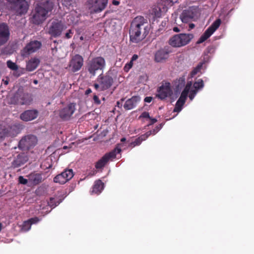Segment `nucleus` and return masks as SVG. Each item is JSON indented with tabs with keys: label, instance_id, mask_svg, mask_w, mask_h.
Returning a JSON list of instances; mask_svg holds the SVG:
<instances>
[{
	"label": "nucleus",
	"instance_id": "1",
	"mask_svg": "<svg viewBox=\"0 0 254 254\" xmlns=\"http://www.w3.org/2000/svg\"><path fill=\"white\" fill-rule=\"evenodd\" d=\"M149 31L148 23L142 17H137L132 21L129 31L130 40L137 43L145 38Z\"/></svg>",
	"mask_w": 254,
	"mask_h": 254
},
{
	"label": "nucleus",
	"instance_id": "2",
	"mask_svg": "<svg viewBox=\"0 0 254 254\" xmlns=\"http://www.w3.org/2000/svg\"><path fill=\"white\" fill-rule=\"evenodd\" d=\"M52 8L53 3L49 1L38 5L33 15V22L39 24L44 21L48 17L49 12L51 11Z\"/></svg>",
	"mask_w": 254,
	"mask_h": 254
},
{
	"label": "nucleus",
	"instance_id": "3",
	"mask_svg": "<svg viewBox=\"0 0 254 254\" xmlns=\"http://www.w3.org/2000/svg\"><path fill=\"white\" fill-rule=\"evenodd\" d=\"M9 7L17 14L26 13L28 4L25 0H6Z\"/></svg>",
	"mask_w": 254,
	"mask_h": 254
},
{
	"label": "nucleus",
	"instance_id": "4",
	"mask_svg": "<svg viewBox=\"0 0 254 254\" xmlns=\"http://www.w3.org/2000/svg\"><path fill=\"white\" fill-rule=\"evenodd\" d=\"M106 65L104 59L99 57L93 59L88 64V70L92 75H95L98 71L102 70Z\"/></svg>",
	"mask_w": 254,
	"mask_h": 254
},
{
	"label": "nucleus",
	"instance_id": "5",
	"mask_svg": "<svg viewBox=\"0 0 254 254\" xmlns=\"http://www.w3.org/2000/svg\"><path fill=\"white\" fill-rule=\"evenodd\" d=\"M190 39L189 34H177L170 39L169 43L173 47H181L187 45Z\"/></svg>",
	"mask_w": 254,
	"mask_h": 254
},
{
	"label": "nucleus",
	"instance_id": "6",
	"mask_svg": "<svg viewBox=\"0 0 254 254\" xmlns=\"http://www.w3.org/2000/svg\"><path fill=\"white\" fill-rule=\"evenodd\" d=\"M172 5V2L170 0H161L157 5L154 6L152 14L157 17H160L167 11L168 7Z\"/></svg>",
	"mask_w": 254,
	"mask_h": 254
},
{
	"label": "nucleus",
	"instance_id": "7",
	"mask_svg": "<svg viewBox=\"0 0 254 254\" xmlns=\"http://www.w3.org/2000/svg\"><path fill=\"white\" fill-rule=\"evenodd\" d=\"M221 23L220 19H217L211 25L209 26L204 33L200 36L199 39L196 42L197 44H199L209 38L212 34L219 28Z\"/></svg>",
	"mask_w": 254,
	"mask_h": 254
},
{
	"label": "nucleus",
	"instance_id": "8",
	"mask_svg": "<svg viewBox=\"0 0 254 254\" xmlns=\"http://www.w3.org/2000/svg\"><path fill=\"white\" fill-rule=\"evenodd\" d=\"M221 23L220 19H217L211 25L209 26L204 33L200 36L199 39L196 42L197 44H199L209 38L212 34L219 28Z\"/></svg>",
	"mask_w": 254,
	"mask_h": 254
},
{
	"label": "nucleus",
	"instance_id": "9",
	"mask_svg": "<svg viewBox=\"0 0 254 254\" xmlns=\"http://www.w3.org/2000/svg\"><path fill=\"white\" fill-rule=\"evenodd\" d=\"M121 151V149L117 147L113 151L106 154L96 163V168L97 169L102 168L109 160L115 159L116 157L117 154L120 153Z\"/></svg>",
	"mask_w": 254,
	"mask_h": 254
},
{
	"label": "nucleus",
	"instance_id": "10",
	"mask_svg": "<svg viewBox=\"0 0 254 254\" xmlns=\"http://www.w3.org/2000/svg\"><path fill=\"white\" fill-rule=\"evenodd\" d=\"M173 94V90L169 82L163 83L162 85L158 89L157 96L164 100L168 97H170Z\"/></svg>",
	"mask_w": 254,
	"mask_h": 254
},
{
	"label": "nucleus",
	"instance_id": "11",
	"mask_svg": "<svg viewBox=\"0 0 254 254\" xmlns=\"http://www.w3.org/2000/svg\"><path fill=\"white\" fill-rule=\"evenodd\" d=\"M113 80L109 75H105L98 79V83L95 84V89L101 91L109 88L112 85Z\"/></svg>",
	"mask_w": 254,
	"mask_h": 254
},
{
	"label": "nucleus",
	"instance_id": "12",
	"mask_svg": "<svg viewBox=\"0 0 254 254\" xmlns=\"http://www.w3.org/2000/svg\"><path fill=\"white\" fill-rule=\"evenodd\" d=\"M41 43L38 41H31L21 51V54L23 57H26L29 55L36 52L40 48Z\"/></svg>",
	"mask_w": 254,
	"mask_h": 254
},
{
	"label": "nucleus",
	"instance_id": "13",
	"mask_svg": "<svg viewBox=\"0 0 254 254\" xmlns=\"http://www.w3.org/2000/svg\"><path fill=\"white\" fill-rule=\"evenodd\" d=\"M83 64V58L79 55H76L72 57L69 63V69L72 72H76L81 68Z\"/></svg>",
	"mask_w": 254,
	"mask_h": 254
},
{
	"label": "nucleus",
	"instance_id": "14",
	"mask_svg": "<svg viewBox=\"0 0 254 254\" xmlns=\"http://www.w3.org/2000/svg\"><path fill=\"white\" fill-rule=\"evenodd\" d=\"M61 21H54L49 26L48 32L53 36H59L61 35L62 31L66 28Z\"/></svg>",
	"mask_w": 254,
	"mask_h": 254
},
{
	"label": "nucleus",
	"instance_id": "15",
	"mask_svg": "<svg viewBox=\"0 0 254 254\" xmlns=\"http://www.w3.org/2000/svg\"><path fill=\"white\" fill-rule=\"evenodd\" d=\"M73 176V173L72 170H66L61 174L56 176L54 181L56 183L64 184L70 180Z\"/></svg>",
	"mask_w": 254,
	"mask_h": 254
},
{
	"label": "nucleus",
	"instance_id": "16",
	"mask_svg": "<svg viewBox=\"0 0 254 254\" xmlns=\"http://www.w3.org/2000/svg\"><path fill=\"white\" fill-rule=\"evenodd\" d=\"M190 89V85L189 83H188L185 89L182 92L180 98L176 104V106L174 109V111L175 112H178L181 110L182 107L185 102L186 99L187 97Z\"/></svg>",
	"mask_w": 254,
	"mask_h": 254
},
{
	"label": "nucleus",
	"instance_id": "17",
	"mask_svg": "<svg viewBox=\"0 0 254 254\" xmlns=\"http://www.w3.org/2000/svg\"><path fill=\"white\" fill-rule=\"evenodd\" d=\"M108 0H91L89 8L91 12H100L107 5Z\"/></svg>",
	"mask_w": 254,
	"mask_h": 254
},
{
	"label": "nucleus",
	"instance_id": "18",
	"mask_svg": "<svg viewBox=\"0 0 254 254\" xmlns=\"http://www.w3.org/2000/svg\"><path fill=\"white\" fill-rule=\"evenodd\" d=\"M37 138L34 135H27L21 139L19 142V146L22 148L29 149L37 143Z\"/></svg>",
	"mask_w": 254,
	"mask_h": 254
},
{
	"label": "nucleus",
	"instance_id": "19",
	"mask_svg": "<svg viewBox=\"0 0 254 254\" xmlns=\"http://www.w3.org/2000/svg\"><path fill=\"white\" fill-rule=\"evenodd\" d=\"M75 110V105L73 103L68 104L59 112L60 117L64 119H69Z\"/></svg>",
	"mask_w": 254,
	"mask_h": 254
},
{
	"label": "nucleus",
	"instance_id": "20",
	"mask_svg": "<svg viewBox=\"0 0 254 254\" xmlns=\"http://www.w3.org/2000/svg\"><path fill=\"white\" fill-rule=\"evenodd\" d=\"M12 101L14 103L24 104H27L30 100L28 95L24 94L22 90L19 89L12 97Z\"/></svg>",
	"mask_w": 254,
	"mask_h": 254
},
{
	"label": "nucleus",
	"instance_id": "21",
	"mask_svg": "<svg viewBox=\"0 0 254 254\" xmlns=\"http://www.w3.org/2000/svg\"><path fill=\"white\" fill-rule=\"evenodd\" d=\"M9 35L10 33L7 26L5 24H0V46L8 41Z\"/></svg>",
	"mask_w": 254,
	"mask_h": 254
},
{
	"label": "nucleus",
	"instance_id": "22",
	"mask_svg": "<svg viewBox=\"0 0 254 254\" xmlns=\"http://www.w3.org/2000/svg\"><path fill=\"white\" fill-rule=\"evenodd\" d=\"M38 115V113L36 110H27L24 112L20 115V119L25 122H28L36 119Z\"/></svg>",
	"mask_w": 254,
	"mask_h": 254
},
{
	"label": "nucleus",
	"instance_id": "23",
	"mask_svg": "<svg viewBox=\"0 0 254 254\" xmlns=\"http://www.w3.org/2000/svg\"><path fill=\"white\" fill-rule=\"evenodd\" d=\"M27 177L29 179V187L37 185L43 180L42 175L38 173H31Z\"/></svg>",
	"mask_w": 254,
	"mask_h": 254
},
{
	"label": "nucleus",
	"instance_id": "24",
	"mask_svg": "<svg viewBox=\"0 0 254 254\" xmlns=\"http://www.w3.org/2000/svg\"><path fill=\"white\" fill-rule=\"evenodd\" d=\"M204 87V82L201 78L195 79V81L191 86V100L193 99L196 93Z\"/></svg>",
	"mask_w": 254,
	"mask_h": 254
},
{
	"label": "nucleus",
	"instance_id": "25",
	"mask_svg": "<svg viewBox=\"0 0 254 254\" xmlns=\"http://www.w3.org/2000/svg\"><path fill=\"white\" fill-rule=\"evenodd\" d=\"M209 61V57L207 55H205L203 59L197 65L191 70V78L198 73L200 72L201 69H202L203 65L207 63Z\"/></svg>",
	"mask_w": 254,
	"mask_h": 254
},
{
	"label": "nucleus",
	"instance_id": "26",
	"mask_svg": "<svg viewBox=\"0 0 254 254\" xmlns=\"http://www.w3.org/2000/svg\"><path fill=\"white\" fill-rule=\"evenodd\" d=\"M140 100V98L138 96L132 97L126 102L124 107L127 110H130L134 107Z\"/></svg>",
	"mask_w": 254,
	"mask_h": 254
},
{
	"label": "nucleus",
	"instance_id": "27",
	"mask_svg": "<svg viewBox=\"0 0 254 254\" xmlns=\"http://www.w3.org/2000/svg\"><path fill=\"white\" fill-rule=\"evenodd\" d=\"M39 59L36 58L31 59L26 64V69L29 71H31L35 69L39 64Z\"/></svg>",
	"mask_w": 254,
	"mask_h": 254
},
{
	"label": "nucleus",
	"instance_id": "28",
	"mask_svg": "<svg viewBox=\"0 0 254 254\" xmlns=\"http://www.w3.org/2000/svg\"><path fill=\"white\" fill-rule=\"evenodd\" d=\"M168 58V53L164 50H160L155 55V61L157 62H163Z\"/></svg>",
	"mask_w": 254,
	"mask_h": 254
},
{
	"label": "nucleus",
	"instance_id": "29",
	"mask_svg": "<svg viewBox=\"0 0 254 254\" xmlns=\"http://www.w3.org/2000/svg\"><path fill=\"white\" fill-rule=\"evenodd\" d=\"M15 128V127H8L4 129L2 132H0V137L3 138L6 136H13L15 135L16 134Z\"/></svg>",
	"mask_w": 254,
	"mask_h": 254
},
{
	"label": "nucleus",
	"instance_id": "30",
	"mask_svg": "<svg viewBox=\"0 0 254 254\" xmlns=\"http://www.w3.org/2000/svg\"><path fill=\"white\" fill-rule=\"evenodd\" d=\"M103 183L100 180L96 181L93 186L92 193H98L101 191L103 189Z\"/></svg>",
	"mask_w": 254,
	"mask_h": 254
},
{
	"label": "nucleus",
	"instance_id": "31",
	"mask_svg": "<svg viewBox=\"0 0 254 254\" xmlns=\"http://www.w3.org/2000/svg\"><path fill=\"white\" fill-rule=\"evenodd\" d=\"M7 67L10 69L14 70L15 72L14 74L17 76H19L20 75V73H18L17 70L18 69V65L12 62L11 61H8L6 63Z\"/></svg>",
	"mask_w": 254,
	"mask_h": 254
},
{
	"label": "nucleus",
	"instance_id": "32",
	"mask_svg": "<svg viewBox=\"0 0 254 254\" xmlns=\"http://www.w3.org/2000/svg\"><path fill=\"white\" fill-rule=\"evenodd\" d=\"M67 20L69 24L76 23L78 21V17L77 14L74 12L67 16Z\"/></svg>",
	"mask_w": 254,
	"mask_h": 254
},
{
	"label": "nucleus",
	"instance_id": "33",
	"mask_svg": "<svg viewBox=\"0 0 254 254\" xmlns=\"http://www.w3.org/2000/svg\"><path fill=\"white\" fill-rule=\"evenodd\" d=\"M139 118L145 119L147 121H150V123L149 125L153 124L157 122V120L156 119L150 117L149 113L146 112L142 113L140 116Z\"/></svg>",
	"mask_w": 254,
	"mask_h": 254
},
{
	"label": "nucleus",
	"instance_id": "34",
	"mask_svg": "<svg viewBox=\"0 0 254 254\" xmlns=\"http://www.w3.org/2000/svg\"><path fill=\"white\" fill-rule=\"evenodd\" d=\"M182 21L184 23H189L190 16L189 11H184L180 16Z\"/></svg>",
	"mask_w": 254,
	"mask_h": 254
},
{
	"label": "nucleus",
	"instance_id": "35",
	"mask_svg": "<svg viewBox=\"0 0 254 254\" xmlns=\"http://www.w3.org/2000/svg\"><path fill=\"white\" fill-rule=\"evenodd\" d=\"M31 224L29 220L25 221L21 225V230L23 231H27L31 229Z\"/></svg>",
	"mask_w": 254,
	"mask_h": 254
},
{
	"label": "nucleus",
	"instance_id": "36",
	"mask_svg": "<svg viewBox=\"0 0 254 254\" xmlns=\"http://www.w3.org/2000/svg\"><path fill=\"white\" fill-rule=\"evenodd\" d=\"M144 140V138H143V136H140L138 138H137L134 142H131L130 144V146H132V147H133L136 145H138L140 144L141 142Z\"/></svg>",
	"mask_w": 254,
	"mask_h": 254
},
{
	"label": "nucleus",
	"instance_id": "37",
	"mask_svg": "<svg viewBox=\"0 0 254 254\" xmlns=\"http://www.w3.org/2000/svg\"><path fill=\"white\" fill-rule=\"evenodd\" d=\"M56 199L55 198H51L50 199L48 204L51 207H54L60 203L61 201H58L56 202Z\"/></svg>",
	"mask_w": 254,
	"mask_h": 254
},
{
	"label": "nucleus",
	"instance_id": "38",
	"mask_svg": "<svg viewBox=\"0 0 254 254\" xmlns=\"http://www.w3.org/2000/svg\"><path fill=\"white\" fill-rule=\"evenodd\" d=\"M18 182L22 185H27L29 186V179H25L22 176H20L18 178Z\"/></svg>",
	"mask_w": 254,
	"mask_h": 254
},
{
	"label": "nucleus",
	"instance_id": "39",
	"mask_svg": "<svg viewBox=\"0 0 254 254\" xmlns=\"http://www.w3.org/2000/svg\"><path fill=\"white\" fill-rule=\"evenodd\" d=\"M63 3L66 6H73L75 4V0H64Z\"/></svg>",
	"mask_w": 254,
	"mask_h": 254
},
{
	"label": "nucleus",
	"instance_id": "40",
	"mask_svg": "<svg viewBox=\"0 0 254 254\" xmlns=\"http://www.w3.org/2000/svg\"><path fill=\"white\" fill-rule=\"evenodd\" d=\"M133 65V62L132 61H130L129 63L127 64L125 67H124V70L126 72H128L129 70L132 67Z\"/></svg>",
	"mask_w": 254,
	"mask_h": 254
},
{
	"label": "nucleus",
	"instance_id": "41",
	"mask_svg": "<svg viewBox=\"0 0 254 254\" xmlns=\"http://www.w3.org/2000/svg\"><path fill=\"white\" fill-rule=\"evenodd\" d=\"M29 221H30L31 225L33 224H36L39 222L40 219L38 217H34L29 219Z\"/></svg>",
	"mask_w": 254,
	"mask_h": 254
},
{
	"label": "nucleus",
	"instance_id": "42",
	"mask_svg": "<svg viewBox=\"0 0 254 254\" xmlns=\"http://www.w3.org/2000/svg\"><path fill=\"white\" fill-rule=\"evenodd\" d=\"M147 76L146 74H144L143 75H142L141 76H140V82H145L147 81Z\"/></svg>",
	"mask_w": 254,
	"mask_h": 254
},
{
	"label": "nucleus",
	"instance_id": "43",
	"mask_svg": "<svg viewBox=\"0 0 254 254\" xmlns=\"http://www.w3.org/2000/svg\"><path fill=\"white\" fill-rule=\"evenodd\" d=\"M93 100H94V103H96V104L99 105L101 103L100 100L99 99L98 97L96 95L94 96Z\"/></svg>",
	"mask_w": 254,
	"mask_h": 254
},
{
	"label": "nucleus",
	"instance_id": "44",
	"mask_svg": "<svg viewBox=\"0 0 254 254\" xmlns=\"http://www.w3.org/2000/svg\"><path fill=\"white\" fill-rule=\"evenodd\" d=\"M152 134V131H149L146 132L145 134L142 135L141 136H143V138H144V140L151 134Z\"/></svg>",
	"mask_w": 254,
	"mask_h": 254
},
{
	"label": "nucleus",
	"instance_id": "45",
	"mask_svg": "<svg viewBox=\"0 0 254 254\" xmlns=\"http://www.w3.org/2000/svg\"><path fill=\"white\" fill-rule=\"evenodd\" d=\"M73 34V32L71 30L68 31V32L65 34V37L67 38H70L72 35Z\"/></svg>",
	"mask_w": 254,
	"mask_h": 254
},
{
	"label": "nucleus",
	"instance_id": "46",
	"mask_svg": "<svg viewBox=\"0 0 254 254\" xmlns=\"http://www.w3.org/2000/svg\"><path fill=\"white\" fill-rule=\"evenodd\" d=\"M179 82H180V85L181 87L184 86L185 81V79L184 78H180L179 80Z\"/></svg>",
	"mask_w": 254,
	"mask_h": 254
},
{
	"label": "nucleus",
	"instance_id": "47",
	"mask_svg": "<svg viewBox=\"0 0 254 254\" xmlns=\"http://www.w3.org/2000/svg\"><path fill=\"white\" fill-rule=\"evenodd\" d=\"M152 100V98L151 97H147L144 99V101L147 103H150L151 102Z\"/></svg>",
	"mask_w": 254,
	"mask_h": 254
},
{
	"label": "nucleus",
	"instance_id": "48",
	"mask_svg": "<svg viewBox=\"0 0 254 254\" xmlns=\"http://www.w3.org/2000/svg\"><path fill=\"white\" fill-rule=\"evenodd\" d=\"M2 81L5 85H7L8 83V79L6 78L5 79H2Z\"/></svg>",
	"mask_w": 254,
	"mask_h": 254
},
{
	"label": "nucleus",
	"instance_id": "49",
	"mask_svg": "<svg viewBox=\"0 0 254 254\" xmlns=\"http://www.w3.org/2000/svg\"><path fill=\"white\" fill-rule=\"evenodd\" d=\"M137 58H138V56L137 55H133L131 58V61H132L133 62V61L136 60L137 59Z\"/></svg>",
	"mask_w": 254,
	"mask_h": 254
},
{
	"label": "nucleus",
	"instance_id": "50",
	"mask_svg": "<svg viewBox=\"0 0 254 254\" xmlns=\"http://www.w3.org/2000/svg\"><path fill=\"white\" fill-rule=\"evenodd\" d=\"M113 3L115 5H118L119 4L120 2L118 0H113Z\"/></svg>",
	"mask_w": 254,
	"mask_h": 254
},
{
	"label": "nucleus",
	"instance_id": "51",
	"mask_svg": "<svg viewBox=\"0 0 254 254\" xmlns=\"http://www.w3.org/2000/svg\"><path fill=\"white\" fill-rule=\"evenodd\" d=\"M173 31L175 32H179L180 31V30L177 27H175L173 28Z\"/></svg>",
	"mask_w": 254,
	"mask_h": 254
},
{
	"label": "nucleus",
	"instance_id": "52",
	"mask_svg": "<svg viewBox=\"0 0 254 254\" xmlns=\"http://www.w3.org/2000/svg\"><path fill=\"white\" fill-rule=\"evenodd\" d=\"M91 92V90L90 89H87L86 92H85V93L86 94H89V93H90Z\"/></svg>",
	"mask_w": 254,
	"mask_h": 254
},
{
	"label": "nucleus",
	"instance_id": "53",
	"mask_svg": "<svg viewBox=\"0 0 254 254\" xmlns=\"http://www.w3.org/2000/svg\"><path fill=\"white\" fill-rule=\"evenodd\" d=\"M194 27H195V25L193 23H191V29L194 28Z\"/></svg>",
	"mask_w": 254,
	"mask_h": 254
},
{
	"label": "nucleus",
	"instance_id": "54",
	"mask_svg": "<svg viewBox=\"0 0 254 254\" xmlns=\"http://www.w3.org/2000/svg\"><path fill=\"white\" fill-rule=\"evenodd\" d=\"M126 140V138H123L121 139V141L123 142V141H125Z\"/></svg>",
	"mask_w": 254,
	"mask_h": 254
},
{
	"label": "nucleus",
	"instance_id": "55",
	"mask_svg": "<svg viewBox=\"0 0 254 254\" xmlns=\"http://www.w3.org/2000/svg\"><path fill=\"white\" fill-rule=\"evenodd\" d=\"M80 39L81 40H83L84 39L83 37V36H81V37H80Z\"/></svg>",
	"mask_w": 254,
	"mask_h": 254
},
{
	"label": "nucleus",
	"instance_id": "56",
	"mask_svg": "<svg viewBox=\"0 0 254 254\" xmlns=\"http://www.w3.org/2000/svg\"><path fill=\"white\" fill-rule=\"evenodd\" d=\"M37 82H38V81H37V80H34V83L35 84H37Z\"/></svg>",
	"mask_w": 254,
	"mask_h": 254
},
{
	"label": "nucleus",
	"instance_id": "57",
	"mask_svg": "<svg viewBox=\"0 0 254 254\" xmlns=\"http://www.w3.org/2000/svg\"><path fill=\"white\" fill-rule=\"evenodd\" d=\"M189 27H190V23H189Z\"/></svg>",
	"mask_w": 254,
	"mask_h": 254
},
{
	"label": "nucleus",
	"instance_id": "58",
	"mask_svg": "<svg viewBox=\"0 0 254 254\" xmlns=\"http://www.w3.org/2000/svg\"><path fill=\"white\" fill-rule=\"evenodd\" d=\"M64 148H66V146H64Z\"/></svg>",
	"mask_w": 254,
	"mask_h": 254
}]
</instances>
